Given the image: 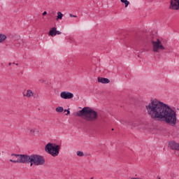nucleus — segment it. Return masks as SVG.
Instances as JSON below:
<instances>
[{"mask_svg":"<svg viewBox=\"0 0 179 179\" xmlns=\"http://www.w3.org/2000/svg\"><path fill=\"white\" fill-rule=\"evenodd\" d=\"M6 40V36L5 34H0V43H3Z\"/></svg>","mask_w":179,"mask_h":179,"instance_id":"17","label":"nucleus"},{"mask_svg":"<svg viewBox=\"0 0 179 179\" xmlns=\"http://www.w3.org/2000/svg\"><path fill=\"white\" fill-rule=\"evenodd\" d=\"M130 127L131 129H139V122H134L131 123Z\"/></svg>","mask_w":179,"mask_h":179,"instance_id":"13","label":"nucleus"},{"mask_svg":"<svg viewBox=\"0 0 179 179\" xmlns=\"http://www.w3.org/2000/svg\"><path fill=\"white\" fill-rule=\"evenodd\" d=\"M77 156H78L79 157H83V156H85V154L82 151H78Z\"/></svg>","mask_w":179,"mask_h":179,"instance_id":"19","label":"nucleus"},{"mask_svg":"<svg viewBox=\"0 0 179 179\" xmlns=\"http://www.w3.org/2000/svg\"><path fill=\"white\" fill-rule=\"evenodd\" d=\"M56 113H64V108L62 106H57L55 108Z\"/></svg>","mask_w":179,"mask_h":179,"instance_id":"16","label":"nucleus"},{"mask_svg":"<svg viewBox=\"0 0 179 179\" xmlns=\"http://www.w3.org/2000/svg\"><path fill=\"white\" fill-rule=\"evenodd\" d=\"M13 46L15 47V48H16V47L18 48V47H20V42H14L13 43Z\"/></svg>","mask_w":179,"mask_h":179,"instance_id":"20","label":"nucleus"},{"mask_svg":"<svg viewBox=\"0 0 179 179\" xmlns=\"http://www.w3.org/2000/svg\"><path fill=\"white\" fill-rule=\"evenodd\" d=\"M169 3L171 10H179V0H170Z\"/></svg>","mask_w":179,"mask_h":179,"instance_id":"7","label":"nucleus"},{"mask_svg":"<svg viewBox=\"0 0 179 179\" xmlns=\"http://www.w3.org/2000/svg\"><path fill=\"white\" fill-rule=\"evenodd\" d=\"M70 17H77V16L76 15H73L72 14H70Z\"/></svg>","mask_w":179,"mask_h":179,"instance_id":"24","label":"nucleus"},{"mask_svg":"<svg viewBox=\"0 0 179 179\" xmlns=\"http://www.w3.org/2000/svg\"><path fill=\"white\" fill-rule=\"evenodd\" d=\"M60 97L64 100H69L73 99V94L68 91H64L60 93Z\"/></svg>","mask_w":179,"mask_h":179,"instance_id":"8","label":"nucleus"},{"mask_svg":"<svg viewBox=\"0 0 179 179\" xmlns=\"http://www.w3.org/2000/svg\"><path fill=\"white\" fill-rule=\"evenodd\" d=\"M45 15H47V11H44V12L42 13V15H43V16H45Z\"/></svg>","mask_w":179,"mask_h":179,"instance_id":"23","label":"nucleus"},{"mask_svg":"<svg viewBox=\"0 0 179 179\" xmlns=\"http://www.w3.org/2000/svg\"><path fill=\"white\" fill-rule=\"evenodd\" d=\"M147 113L155 121H164L171 127L177 125V113L168 104L159 101L151 99L145 106Z\"/></svg>","mask_w":179,"mask_h":179,"instance_id":"1","label":"nucleus"},{"mask_svg":"<svg viewBox=\"0 0 179 179\" xmlns=\"http://www.w3.org/2000/svg\"><path fill=\"white\" fill-rule=\"evenodd\" d=\"M57 34H58V35L62 34V32L59 31H57V28H56V36H57Z\"/></svg>","mask_w":179,"mask_h":179,"instance_id":"21","label":"nucleus"},{"mask_svg":"<svg viewBox=\"0 0 179 179\" xmlns=\"http://www.w3.org/2000/svg\"><path fill=\"white\" fill-rule=\"evenodd\" d=\"M8 65H9V66L12 65V63H9Z\"/></svg>","mask_w":179,"mask_h":179,"instance_id":"26","label":"nucleus"},{"mask_svg":"<svg viewBox=\"0 0 179 179\" xmlns=\"http://www.w3.org/2000/svg\"><path fill=\"white\" fill-rule=\"evenodd\" d=\"M64 113H66L68 111V110L65 109L64 110H63Z\"/></svg>","mask_w":179,"mask_h":179,"instance_id":"25","label":"nucleus"},{"mask_svg":"<svg viewBox=\"0 0 179 179\" xmlns=\"http://www.w3.org/2000/svg\"><path fill=\"white\" fill-rule=\"evenodd\" d=\"M77 116L83 118V120L89 122H93L99 118V113L92 109V108L84 107L82 110L77 112Z\"/></svg>","mask_w":179,"mask_h":179,"instance_id":"2","label":"nucleus"},{"mask_svg":"<svg viewBox=\"0 0 179 179\" xmlns=\"http://www.w3.org/2000/svg\"><path fill=\"white\" fill-rule=\"evenodd\" d=\"M12 156H15V160L10 159V162H11V163H27V155L13 154Z\"/></svg>","mask_w":179,"mask_h":179,"instance_id":"6","label":"nucleus"},{"mask_svg":"<svg viewBox=\"0 0 179 179\" xmlns=\"http://www.w3.org/2000/svg\"><path fill=\"white\" fill-rule=\"evenodd\" d=\"M69 114H71V111L69 110V109H68L66 115H69Z\"/></svg>","mask_w":179,"mask_h":179,"instance_id":"22","label":"nucleus"},{"mask_svg":"<svg viewBox=\"0 0 179 179\" xmlns=\"http://www.w3.org/2000/svg\"><path fill=\"white\" fill-rule=\"evenodd\" d=\"M98 82L99 83H103V84L110 83V80H108V78H104L99 77L98 78Z\"/></svg>","mask_w":179,"mask_h":179,"instance_id":"12","label":"nucleus"},{"mask_svg":"<svg viewBox=\"0 0 179 179\" xmlns=\"http://www.w3.org/2000/svg\"><path fill=\"white\" fill-rule=\"evenodd\" d=\"M151 43L153 52H160V51H164L166 50L164 45H163V43L159 38L153 39Z\"/></svg>","mask_w":179,"mask_h":179,"instance_id":"5","label":"nucleus"},{"mask_svg":"<svg viewBox=\"0 0 179 179\" xmlns=\"http://www.w3.org/2000/svg\"><path fill=\"white\" fill-rule=\"evenodd\" d=\"M48 36H51V37H55L57 36V28L56 27H52L50 29Z\"/></svg>","mask_w":179,"mask_h":179,"instance_id":"11","label":"nucleus"},{"mask_svg":"<svg viewBox=\"0 0 179 179\" xmlns=\"http://www.w3.org/2000/svg\"><path fill=\"white\" fill-rule=\"evenodd\" d=\"M60 149L61 146L59 145L51 143H48L45 147V152L53 157H57L59 155Z\"/></svg>","mask_w":179,"mask_h":179,"instance_id":"3","label":"nucleus"},{"mask_svg":"<svg viewBox=\"0 0 179 179\" xmlns=\"http://www.w3.org/2000/svg\"><path fill=\"white\" fill-rule=\"evenodd\" d=\"M169 148H171L172 150H177L178 152H179V143L176 142L175 141L169 142Z\"/></svg>","mask_w":179,"mask_h":179,"instance_id":"9","label":"nucleus"},{"mask_svg":"<svg viewBox=\"0 0 179 179\" xmlns=\"http://www.w3.org/2000/svg\"><path fill=\"white\" fill-rule=\"evenodd\" d=\"M45 163L44 158L39 155H27V164H30L31 167L34 164L35 166H43Z\"/></svg>","mask_w":179,"mask_h":179,"instance_id":"4","label":"nucleus"},{"mask_svg":"<svg viewBox=\"0 0 179 179\" xmlns=\"http://www.w3.org/2000/svg\"><path fill=\"white\" fill-rule=\"evenodd\" d=\"M120 2L124 3V8H128V6L129 5V1L128 0H120Z\"/></svg>","mask_w":179,"mask_h":179,"instance_id":"18","label":"nucleus"},{"mask_svg":"<svg viewBox=\"0 0 179 179\" xmlns=\"http://www.w3.org/2000/svg\"><path fill=\"white\" fill-rule=\"evenodd\" d=\"M28 134L29 135H34V134H36V128L34 127L28 128Z\"/></svg>","mask_w":179,"mask_h":179,"instance_id":"14","label":"nucleus"},{"mask_svg":"<svg viewBox=\"0 0 179 179\" xmlns=\"http://www.w3.org/2000/svg\"><path fill=\"white\" fill-rule=\"evenodd\" d=\"M0 156H1V152H0Z\"/></svg>","mask_w":179,"mask_h":179,"instance_id":"27","label":"nucleus"},{"mask_svg":"<svg viewBox=\"0 0 179 179\" xmlns=\"http://www.w3.org/2000/svg\"><path fill=\"white\" fill-rule=\"evenodd\" d=\"M62 17H64V14L61 12H57L56 20H62Z\"/></svg>","mask_w":179,"mask_h":179,"instance_id":"15","label":"nucleus"},{"mask_svg":"<svg viewBox=\"0 0 179 179\" xmlns=\"http://www.w3.org/2000/svg\"><path fill=\"white\" fill-rule=\"evenodd\" d=\"M24 97H27V99H31L34 96V92L31 90H27L23 92Z\"/></svg>","mask_w":179,"mask_h":179,"instance_id":"10","label":"nucleus"}]
</instances>
